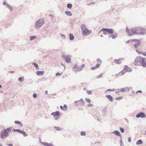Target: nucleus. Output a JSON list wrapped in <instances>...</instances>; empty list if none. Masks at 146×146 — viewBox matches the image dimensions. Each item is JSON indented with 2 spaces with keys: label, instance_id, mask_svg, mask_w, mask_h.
Masks as SVG:
<instances>
[{
  "label": "nucleus",
  "instance_id": "obj_1",
  "mask_svg": "<svg viewBox=\"0 0 146 146\" xmlns=\"http://www.w3.org/2000/svg\"><path fill=\"white\" fill-rule=\"evenodd\" d=\"M126 32L129 36H131L133 35L143 34L146 33V30L143 27H137L128 29L127 27L126 28Z\"/></svg>",
  "mask_w": 146,
  "mask_h": 146
},
{
  "label": "nucleus",
  "instance_id": "obj_2",
  "mask_svg": "<svg viewBox=\"0 0 146 146\" xmlns=\"http://www.w3.org/2000/svg\"><path fill=\"white\" fill-rule=\"evenodd\" d=\"M11 128L9 127L7 129H5L0 133V136L2 139H3L5 138L9 135V133L10 132L11 130Z\"/></svg>",
  "mask_w": 146,
  "mask_h": 146
},
{
  "label": "nucleus",
  "instance_id": "obj_3",
  "mask_svg": "<svg viewBox=\"0 0 146 146\" xmlns=\"http://www.w3.org/2000/svg\"><path fill=\"white\" fill-rule=\"evenodd\" d=\"M81 28L82 29V34L83 35H87L90 33V31L88 29L84 24H82L81 25Z\"/></svg>",
  "mask_w": 146,
  "mask_h": 146
},
{
  "label": "nucleus",
  "instance_id": "obj_4",
  "mask_svg": "<svg viewBox=\"0 0 146 146\" xmlns=\"http://www.w3.org/2000/svg\"><path fill=\"white\" fill-rule=\"evenodd\" d=\"M44 22L43 18L39 19L37 21L35 25V27L36 28H38L41 27L44 24Z\"/></svg>",
  "mask_w": 146,
  "mask_h": 146
},
{
  "label": "nucleus",
  "instance_id": "obj_5",
  "mask_svg": "<svg viewBox=\"0 0 146 146\" xmlns=\"http://www.w3.org/2000/svg\"><path fill=\"white\" fill-rule=\"evenodd\" d=\"M142 58L141 56H138L135 58L134 64L135 65H139L140 64V63L141 60Z\"/></svg>",
  "mask_w": 146,
  "mask_h": 146
},
{
  "label": "nucleus",
  "instance_id": "obj_6",
  "mask_svg": "<svg viewBox=\"0 0 146 146\" xmlns=\"http://www.w3.org/2000/svg\"><path fill=\"white\" fill-rule=\"evenodd\" d=\"M62 57L67 63H69L70 62L71 58H70L69 55L66 56L64 55V53H62Z\"/></svg>",
  "mask_w": 146,
  "mask_h": 146
},
{
  "label": "nucleus",
  "instance_id": "obj_7",
  "mask_svg": "<svg viewBox=\"0 0 146 146\" xmlns=\"http://www.w3.org/2000/svg\"><path fill=\"white\" fill-rule=\"evenodd\" d=\"M136 117L137 118H144L145 117V114L143 112H140L139 113L136 115Z\"/></svg>",
  "mask_w": 146,
  "mask_h": 146
},
{
  "label": "nucleus",
  "instance_id": "obj_8",
  "mask_svg": "<svg viewBox=\"0 0 146 146\" xmlns=\"http://www.w3.org/2000/svg\"><path fill=\"white\" fill-rule=\"evenodd\" d=\"M102 30H104L110 34H112L113 33V30L112 29L103 28Z\"/></svg>",
  "mask_w": 146,
  "mask_h": 146
},
{
  "label": "nucleus",
  "instance_id": "obj_9",
  "mask_svg": "<svg viewBox=\"0 0 146 146\" xmlns=\"http://www.w3.org/2000/svg\"><path fill=\"white\" fill-rule=\"evenodd\" d=\"M140 64H141L142 66L143 67H145L146 66V62L145 58H142Z\"/></svg>",
  "mask_w": 146,
  "mask_h": 146
},
{
  "label": "nucleus",
  "instance_id": "obj_10",
  "mask_svg": "<svg viewBox=\"0 0 146 146\" xmlns=\"http://www.w3.org/2000/svg\"><path fill=\"white\" fill-rule=\"evenodd\" d=\"M125 72H126V71H125V70L123 68V70L119 72V73L116 74L115 76H117L118 77L121 76L125 74Z\"/></svg>",
  "mask_w": 146,
  "mask_h": 146
},
{
  "label": "nucleus",
  "instance_id": "obj_11",
  "mask_svg": "<svg viewBox=\"0 0 146 146\" xmlns=\"http://www.w3.org/2000/svg\"><path fill=\"white\" fill-rule=\"evenodd\" d=\"M130 89L129 87H128L123 88L120 89V91L122 92H123L125 91L128 92L129 90Z\"/></svg>",
  "mask_w": 146,
  "mask_h": 146
},
{
  "label": "nucleus",
  "instance_id": "obj_12",
  "mask_svg": "<svg viewBox=\"0 0 146 146\" xmlns=\"http://www.w3.org/2000/svg\"><path fill=\"white\" fill-rule=\"evenodd\" d=\"M124 68L126 72H130L132 71V70L131 68L128 67L127 65L125 66H124Z\"/></svg>",
  "mask_w": 146,
  "mask_h": 146
},
{
  "label": "nucleus",
  "instance_id": "obj_13",
  "mask_svg": "<svg viewBox=\"0 0 146 146\" xmlns=\"http://www.w3.org/2000/svg\"><path fill=\"white\" fill-rule=\"evenodd\" d=\"M110 37L112 39H114L116 38L117 36V33H115L113 34H111L109 35Z\"/></svg>",
  "mask_w": 146,
  "mask_h": 146
},
{
  "label": "nucleus",
  "instance_id": "obj_14",
  "mask_svg": "<svg viewBox=\"0 0 146 146\" xmlns=\"http://www.w3.org/2000/svg\"><path fill=\"white\" fill-rule=\"evenodd\" d=\"M76 68V67L74 66L73 68V70L75 72H78L82 70L80 66L76 67V68Z\"/></svg>",
  "mask_w": 146,
  "mask_h": 146
},
{
  "label": "nucleus",
  "instance_id": "obj_15",
  "mask_svg": "<svg viewBox=\"0 0 146 146\" xmlns=\"http://www.w3.org/2000/svg\"><path fill=\"white\" fill-rule=\"evenodd\" d=\"M123 59V58H119V59H114V62L117 64H119L121 63V61Z\"/></svg>",
  "mask_w": 146,
  "mask_h": 146
},
{
  "label": "nucleus",
  "instance_id": "obj_16",
  "mask_svg": "<svg viewBox=\"0 0 146 146\" xmlns=\"http://www.w3.org/2000/svg\"><path fill=\"white\" fill-rule=\"evenodd\" d=\"M106 97L110 102H113V97L110 95H108L106 96Z\"/></svg>",
  "mask_w": 146,
  "mask_h": 146
},
{
  "label": "nucleus",
  "instance_id": "obj_17",
  "mask_svg": "<svg viewBox=\"0 0 146 146\" xmlns=\"http://www.w3.org/2000/svg\"><path fill=\"white\" fill-rule=\"evenodd\" d=\"M60 114V112L58 111H57L55 112H53L51 114V115L56 116H59Z\"/></svg>",
  "mask_w": 146,
  "mask_h": 146
},
{
  "label": "nucleus",
  "instance_id": "obj_18",
  "mask_svg": "<svg viewBox=\"0 0 146 146\" xmlns=\"http://www.w3.org/2000/svg\"><path fill=\"white\" fill-rule=\"evenodd\" d=\"M44 72L42 71H37L36 72V74L38 76H42L44 75Z\"/></svg>",
  "mask_w": 146,
  "mask_h": 146
},
{
  "label": "nucleus",
  "instance_id": "obj_19",
  "mask_svg": "<svg viewBox=\"0 0 146 146\" xmlns=\"http://www.w3.org/2000/svg\"><path fill=\"white\" fill-rule=\"evenodd\" d=\"M112 133L115 134L117 136H121L120 133L118 131L115 130L113 132H112Z\"/></svg>",
  "mask_w": 146,
  "mask_h": 146
},
{
  "label": "nucleus",
  "instance_id": "obj_20",
  "mask_svg": "<svg viewBox=\"0 0 146 146\" xmlns=\"http://www.w3.org/2000/svg\"><path fill=\"white\" fill-rule=\"evenodd\" d=\"M140 44L141 42L140 41H137L134 45V46L135 48H137L140 45Z\"/></svg>",
  "mask_w": 146,
  "mask_h": 146
},
{
  "label": "nucleus",
  "instance_id": "obj_21",
  "mask_svg": "<svg viewBox=\"0 0 146 146\" xmlns=\"http://www.w3.org/2000/svg\"><path fill=\"white\" fill-rule=\"evenodd\" d=\"M78 101L81 104L80 105V106H84L85 102L82 99H81L80 100H78Z\"/></svg>",
  "mask_w": 146,
  "mask_h": 146
},
{
  "label": "nucleus",
  "instance_id": "obj_22",
  "mask_svg": "<svg viewBox=\"0 0 146 146\" xmlns=\"http://www.w3.org/2000/svg\"><path fill=\"white\" fill-rule=\"evenodd\" d=\"M101 64V63L100 64H97L96 65L95 67H92V70H94L96 68H98L100 65Z\"/></svg>",
  "mask_w": 146,
  "mask_h": 146
},
{
  "label": "nucleus",
  "instance_id": "obj_23",
  "mask_svg": "<svg viewBox=\"0 0 146 146\" xmlns=\"http://www.w3.org/2000/svg\"><path fill=\"white\" fill-rule=\"evenodd\" d=\"M69 38L70 40H73L74 39L73 35L71 33H70L69 34Z\"/></svg>",
  "mask_w": 146,
  "mask_h": 146
},
{
  "label": "nucleus",
  "instance_id": "obj_24",
  "mask_svg": "<svg viewBox=\"0 0 146 146\" xmlns=\"http://www.w3.org/2000/svg\"><path fill=\"white\" fill-rule=\"evenodd\" d=\"M15 123L16 124L19 125L21 127L23 125L22 123L20 121H15Z\"/></svg>",
  "mask_w": 146,
  "mask_h": 146
},
{
  "label": "nucleus",
  "instance_id": "obj_25",
  "mask_svg": "<svg viewBox=\"0 0 146 146\" xmlns=\"http://www.w3.org/2000/svg\"><path fill=\"white\" fill-rule=\"evenodd\" d=\"M54 128H55L56 130L58 131H60L62 130V128L54 126Z\"/></svg>",
  "mask_w": 146,
  "mask_h": 146
},
{
  "label": "nucleus",
  "instance_id": "obj_26",
  "mask_svg": "<svg viewBox=\"0 0 146 146\" xmlns=\"http://www.w3.org/2000/svg\"><path fill=\"white\" fill-rule=\"evenodd\" d=\"M19 81L21 82H23L24 80V78L23 77H19L18 79Z\"/></svg>",
  "mask_w": 146,
  "mask_h": 146
},
{
  "label": "nucleus",
  "instance_id": "obj_27",
  "mask_svg": "<svg viewBox=\"0 0 146 146\" xmlns=\"http://www.w3.org/2000/svg\"><path fill=\"white\" fill-rule=\"evenodd\" d=\"M65 13L68 16H71L72 15V14L70 11H66L65 12Z\"/></svg>",
  "mask_w": 146,
  "mask_h": 146
},
{
  "label": "nucleus",
  "instance_id": "obj_28",
  "mask_svg": "<svg viewBox=\"0 0 146 146\" xmlns=\"http://www.w3.org/2000/svg\"><path fill=\"white\" fill-rule=\"evenodd\" d=\"M40 142L42 145L45 146H48V143L47 142H42L41 141H40Z\"/></svg>",
  "mask_w": 146,
  "mask_h": 146
},
{
  "label": "nucleus",
  "instance_id": "obj_29",
  "mask_svg": "<svg viewBox=\"0 0 146 146\" xmlns=\"http://www.w3.org/2000/svg\"><path fill=\"white\" fill-rule=\"evenodd\" d=\"M72 7V5L71 3H68L67 5V7L70 9H71Z\"/></svg>",
  "mask_w": 146,
  "mask_h": 146
},
{
  "label": "nucleus",
  "instance_id": "obj_30",
  "mask_svg": "<svg viewBox=\"0 0 146 146\" xmlns=\"http://www.w3.org/2000/svg\"><path fill=\"white\" fill-rule=\"evenodd\" d=\"M142 143V140L141 139L139 140L136 142V144L137 145L141 144Z\"/></svg>",
  "mask_w": 146,
  "mask_h": 146
},
{
  "label": "nucleus",
  "instance_id": "obj_31",
  "mask_svg": "<svg viewBox=\"0 0 146 146\" xmlns=\"http://www.w3.org/2000/svg\"><path fill=\"white\" fill-rule=\"evenodd\" d=\"M33 64L36 69L38 68V66L37 63H33Z\"/></svg>",
  "mask_w": 146,
  "mask_h": 146
},
{
  "label": "nucleus",
  "instance_id": "obj_32",
  "mask_svg": "<svg viewBox=\"0 0 146 146\" xmlns=\"http://www.w3.org/2000/svg\"><path fill=\"white\" fill-rule=\"evenodd\" d=\"M7 7L10 10V11H12L13 9V7H12L9 4L7 6Z\"/></svg>",
  "mask_w": 146,
  "mask_h": 146
},
{
  "label": "nucleus",
  "instance_id": "obj_33",
  "mask_svg": "<svg viewBox=\"0 0 146 146\" xmlns=\"http://www.w3.org/2000/svg\"><path fill=\"white\" fill-rule=\"evenodd\" d=\"M86 134L85 132L84 131H82L81 132L80 135L82 136H84L86 135Z\"/></svg>",
  "mask_w": 146,
  "mask_h": 146
},
{
  "label": "nucleus",
  "instance_id": "obj_34",
  "mask_svg": "<svg viewBox=\"0 0 146 146\" xmlns=\"http://www.w3.org/2000/svg\"><path fill=\"white\" fill-rule=\"evenodd\" d=\"M36 37V36H31L30 37V40H33L35 39Z\"/></svg>",
  "mask_w": 146,
  "mask_h": 146
},
{
  "label": "nucleus",
  "instance_id": "obj_35",
  "mask_svg": "<svg viewBox=\"0 0 146 146\" xmlns=\"http://www.w3.org/2000/svg\"><path fill=\"white\" fill-rule=\"evenodd\" d=\"M85 100L88 103H90L91 102V100L88 98H86Z\"/></svg>",
  "mask_w": 146,
  "mask_h": 146
},
{
  "label": "nucleus",
  "instance_id": "obj_36",
  "mask_svg": "<svg viewBox=\"0 0 146 146\" xmlns=\"http://www.w3.org/2000/svg\"><path fill=\"white\" fill-rule=\"evenodd\" d=\"M106 108H105L102 110V113H105L106 111Z\"/></svg>",
  "mask_w": 146,
  "mask_h": 146
},
{
  "label": "nucleus",
  "instance_id": "obj_37",
  "mask_svg": "<svg viewBox=\"0 0 146 146\" xmlns=\"http://www.w3.org/2000/svg\"><path fill=\"white\" fill-rule=\"evenodd\" d=\"M21 134H23L25 137L27 136L28 135L25 133V132L23 131H22Z\"/></svg>",
  "mask_w": 146,
  "mask_h": 146
},
{
  "label": "nucleus",
  "instance_id": "obj_38",
  "mask_svg": "<svg viewBox=\"0 0 146 146\" xmlns=\"http://www.w3.org/2000/svg\"><path fill=\"white\" fill-rule=\"evenodd\" d=\"M64 108V109L65 110H64V111H66L67 110V106L66 104H64V107H63Z\"/></svg>",
  "mask_w": 146,
  "mask_h": 146
},
{
  "label": "nucleus",
  "instance_id": "obj_39",
  "mask_svg": "<svg viewBox=\"0 0 146 146\" xmlns=\"http://www.w3.org/2000/svg\"><path fill=\"white\" fill-rule=\"evenodd\" d=\"M103 75V74H102V73L100 75L98 76L97 77V78H98V79H99V78H102V77Z\"/></svg>",
  "mask_w": 146,
  "mask_h": 146
},
{
  "label": "nucleus",
  "instance_id": "obj_40",
  "mask_svg": "<svg viewBox=\"0 0 146 146\" xmlns=\"http://www.w3.org/2000/svg\"><path fill=\"white\" fill-rule=\"evenodd\" d=\"M102 31H103V34L104 35H106L107 34L106 32L104 30H102V29L100 31V32Z\"/></svg>",
  "mask_w": 146,
  "mask_h": 146
},
{
  "label": "nucleus",
  "instance_id": "obj_41",
  "mask_svg": "<svg viewBox=\"0 0 146 146\" xmlns=\"http://www.w3.org/2000/svg\"><path fill=\"white\" fill-rule=\"evenodd\" d=\"M120 131L122 133H123L124 131V130L123 128L122 127L120 128Z\"/></svg>",
  "mask_w": 146,
  "mask_h": 146
},
{
  "label": "nucleus",
  "instance_id": "obj_42",
  "mask_svg": "<svg viewBox=\"0 0 146 146\" xmlns=\"http://www.w3.org/2000/svg\"><path fill=\"white\" fill-rule=\"evenodd\" d=\"M60 36H61L63 38V39L64 38L65 39L66 38V36H65L63 34H60Z\"/></svg>",
  "mask_w": 146,
  "mask_h": 146
},
{
  "label": "nucleus",
  "instance_id": "obj_43",
  "mask_svg": "<svg viewBox=\"0 0 146 146\" xmlns=\"http://www.w3.org/2000/svg\"><path fill=\"white\" fill-rule=\"evenodd\" d=\"M120 145L121 146H123V143L122 142V139H121L120 140Z\"/></svg>",
  "mask_w": 146,
  "mask_h": 146
},
{
  "label": "nucleus",
  "instance_id": "obj_44",
  "mask_svg": "<svg viewBox=\"0 0 146 146\" xmlns=\"http://www.w3.org/2000/svg\"><path fill=\"white\" fill-rule=\"evenodd\" d=\"M85 66V65L84 64H82V65H81L80 66V68H81L82 70V69Z\"/></svg>",
  "mask_w": 146,
  "mask_h": 146
},
{
  "label": "nucleus",
  "instance_id": "obj_45",
  "mask_svg": "<svg viewBox=\"0 0 146 146\" xmlns=\"http://www.w3.org/2000/svg\"><path fill=\"white\" fill-rule=\"evenodd\" d=\"M122 97H118V98H115V100H121L122 99Z\"/></svg>",
  "mask_w": 146,
  "mask_h": 146
},
{
  "label": "nucleus",
  "instance_id": "obj_46",
  "mask_svg": "<svg viewBox=\"0 0 146 146\" xmlns=\"http://www.w3.org/2000/svg\"><path fill=\"white\" fill-rule=\"evenodd\" d=\"M146 53H145V52L144 53V52H140V54H142V55H143L145 56H146Z\"/></svg>",
  "mask_w": 146,
  "mask_h": 146
},
{
  "label": "nucleus",
  "instance_id": "obj_47",
  "mask_svg": "<svg viewBox=\"0 0 146 146\" xmlns=\"http://www.w3.org/2000/svg\"><path fill=\"white\" fill-rule=\"evenodd\" d=\"M23 131H21L19 129H17V132L21 133Z\"/></svg>",
  "mask_w": 146,
  "mask_h": 146
},
{
  "label": "nucleus",
  "instance_id": "obj_48",
  "mask_svg": "<svg viewBox=\"0 0 146 146\" xmlns=\"http://www.w3.org/2000/svg\"><path fill=\"white\" fill-rule=\"evenodd\" d=\"M97 62L98 63H100L101 62V60L99 58H98L97 60Z\"/></svg>",
  "mask_w": 146,
  "mask_h": 146
},
{
  "label": "nucleus",
  "instance_id": "obj_49",
  "mask_svg": "<svg viewBox=\"0 0 146 146\" xmlns=\"http://www.w3.org/2000/svg\"><path fill=\"white\" fill-rule=\"evenodd\" d=\"M3 4H4V5L6 6L7 7V6L8 5H9L8 3H7L6 2H3Z\"/></svg>",
  "mask_w": 146,
  "mask_h": 146
},
{
  "label": "nucleus",
  "instance_id": "obj_50",
  "mask_svg": "<svg viewBox=\"0 0 146 146\" xmlns=\"http://www.w3.org/2000/svg\"><path fill=\"white\" fill-rule=\"evenodd\" d=\"M33 96L35 98H36L37 97V94L36 93H34L33 94Z\"/></svg>",
  "mask_w": 146,
  "mask_h": 146
},
{
  "label": "nucleus",
  "instance_id": "obj_51",
  "mask_svg": "<svg viewBox=\"0 0 146 146\" xmlns=\"http://www.w3.org/2000/svg\"><path fill=\"white\" fill-rule=\"evenodd\" d=\"M59 116H57L56 117H54V119H55L57 120H58L59 119Z\"/></svg>",
  "mask_w": 146,
  "mask_h": 146
},
{
  "label": "nucleus",
  "instance_id": "obj_52",
  "mask_svg": "<svg viewBox=\"0 0 146 146\" xmlns=\"http://www.w3.org/2000/svg\"><path fill=\"white\" fill-rule=\"evenodd\" d=\"M60 108L63 111H64V110H65L64 109V108H63V107L62 106H60Z\"/></svg>",
  "mask_w": 146,
  "mask_h": 146
},
{
  "label": "nucleus",
  "instance_id": "obj_53",
  "mask_svg": "<svg viewBox=\"0 0 146 146\" xmlns=\"http://www.w3.org/2000/svg\"><path fill=\"white\" fill-rule=\"evenodd\" d=\"M87 93L88 94H91V91L88 90Z\"/></svg>",
  "mask_w": 146,
  "mask_h": 146
},
{
  "label": "nucleus",
  "instance_id": "obj_54",
  "mask_svg": "<svg viewBox=\"0 0 146 146\" xmlns=\"http://www.w3.org/2000/svg\"><path fill=\"white\" fill-rule=\"evenodd\" d=\"M142 93V91H141V90H139L137 91L136 92V93Z\"/></svg>",
  "mask_w": 146,
  "mask_h": 146
},
{
  "label": "nucleus",
  "instance_id": "obj_55",
  "mask_svg": "<svg viewBox=\"0 0 146 146\" xmlns=\"http://www.w3.org/2000/svg\"><path fill=\"white\" fill-rule=\"evenodd\" d=\"M128 141L129 142H130L131 141V138L129 137L128 138Z\"/></svg>",
  "mask_w": 146,
  "mask_h": 146
},
{
  "label": "nucleus",
  "instance_id": "obj_56",
  "mask_svg": "<svg viewBox=\"0 0 146 146\" xmlns=\"http://www.w3.org/2000/svg\"><path fill=\"white\" fill-rule=\"evenodd\" d=\"M60 75V73H58V72L56 73V76H58Z\"/></svg>",
  "mask_w": 146,
  "mask_h": 146
},
{
  "label": "nucleus",
  "instance_id": "obj_57",
  "mask_svg": "<svg viewBox=\"0 0 146 146\" xmlns=\"http://www.w3.org/2000/svg\"><path fill=\"white\" fill-rule=\"evenodd\" d=\"M136 51L139 54H140V52H140L139 51H138L137 50H136Z\"/></svg>",
  "mask_w": 146,
  "mask_h": 146
},
{
  "label": "nucleus",
  "instance_id": "obj_58",
  "mask_svg": "<svg viewBox=\"0 0 146 146\" xmlns=\"http://www.w3.org/2000/svg\"><path fill=\"white\" fill-rule=\"evenodd\" d=\"M48 146H54L51 143H48Z\"/></svg>",
  "mask_w": 146,
  "mask_h": 146
},
{
  "label": "nucleus",
  "instance_id": "obj_59",
  "mask_svg": "<svg viewBox=\"0 0 146 146\" xmlns=\"http://www.w3.org/2000/svg\"><path fill=\"white\" fill-rule=\"evenodd\" d=\"M7 145L8 146H13V145L12 144H7Z\"/></svg>",
  "mask_w": 146,
  "mask_h": 146
},
{
  "label": "nucleus",
  "instance_id": "obj_60",
  "mask_svg": "<svg viewBox=\"0 0 146 146\" xmlns=\"http://www.w3.org/2000/svg\"><path fill=\"white\" fill-rule=\"evenodd\" d=\"M9 72L10 73H14V71H9Z\"/></svg>",
  "mask_w": 146,
  "mask_h": 146
},
{
  "label": "nucleus",
  "instance_id": "obj_61",
  "mask_svg": "<svg viewBox=\"0 0 146 146\" xmlns=\"http://www.w3.org/2000/svg\"><path fill=\"white\" fill-rule=\"evenodd\" d=\"M49 17H51L52 18V17H53V15H52L50 14V15H49Z\"/></svg>",
  "mask_w": 146,
  "mask_h": 146
},
{
  "label": "nucleus",
  "instance_id": "obj_62",
  "mask_svg": "<svg viewBox=\"0 0 146 146\" xmlns=\"http://www.w3.org/2000/svg\"><path fill=\"white\" fill-rule=\"evenodd\" d=\"M13 131L14 132L17 131V129H13Z\"/></svg>",
  "mask_w": 146,
  "mask_h": 146
},
{
  "label": "nucleus",
  "instance_id": "obj_63",
  "mask_svg": "<svg viewBox=\"0 0 146 146\" xmlns=\"http://www.w3.org/2000/svg\"><path fill=\"white\" fill-rule=\"evenodd\" d=\"M108 89H107L105 91V93H107L108 92Z\"/></svg>",
  "mask_w": 146,
  "mask_h": 146
},
{
  "label": "nucleus",
  "instance_id": "obj_64",
  "mask_svg": "<svg viewBox=\"0 0 146 146\" xmlns=\"http://www.w3.org/2000/svg\"><path fill=\"white\" fill-rule=\"evenodd\" d=\"M91 106V104H88L87 105V106Z\"/></svg>",
  "mask_w": 146,
  "mask_h": 146
}]
</instances>
